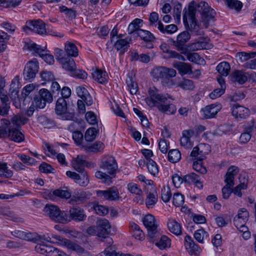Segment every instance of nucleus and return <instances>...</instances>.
Listing matches in <instances>:
<instances>
[{
    "mask_svg": "<svg viewBox=\"0 0 256 256\" xmlns=\"http://www.w3.org/2000/svg\"><path fill=\"white\" fill-rule=\"evenodd\" d=\"M56 60L66 70H72L75 68V62L72 58L78 56V50L76 45L67 41L64 44V52L60 48L55 50Z\"/></svg>",
    "mask_w": 256,
    "mask_h": 256,
    "instance_id": "obj_1",
    "label": "nucleus"
},
{
    "mask_svg": "<svg viewBox=\"0 0 256 256\" xmlns=\"http://www.w3.org/2000/svg\"><path fill=\"white\" fill-rule=\"evenodd\" d=\"M149 96L145 98L146 104L150 107H156L158 110L164 113L170 114L176 112V108L170 103L168 98L164 95L160 94L158 90L154 87L150 88L148 91Z\"/></svg>",
    "mask_w": 256,
    "mask_h": 256,
    "instance_id": "obj_2",
    "label": "nucleus"
},
{
    "mask_svg": "<svg viewBox=\"0 0 256 256\" xmlns=\"http://www.w3.org/2000/svg\"><path fill=\"white\" fill-rule=\"evenodd\" d=\"M44 212L46 216L56 222L65 224L68 222V216L66 212L60 210V208L55 205L46 204Z\"/></svg>",
    "mask_w": 256,
    "mask_h": 256,
    "instance_id": "obj_3",
    "label": "nucleus"
},
{
    "mask_svg": "<svg viewBox=\"0 0 256 256\" xmlns=\"http://www.w3.org/2000/svg\"><path fill=\"white\" fill-rule=\"evenodd\" d=\"M197 10L201 15V22L205 28H208L209 26V22L212 20L216 14L214 10L212 9L208 3L205 2H199L197 8Z\"/></svg>",
    "mask_w": 256,
    "mask_h": 256,
    "instance_id": "obj_4",
    "label": "nucleus"
},
{
    "mask_svg": "<svg viewBox=\"0 0 256 256\" xmlns=\"http://www.w3.org/2000/svg\"><path fill=\"white\" fill-rule=\"evenodd\" d=\"M144 226L147 229L148 236L152 242H154L160 236L158 230V225L156 223V220L152 214L146 215L142 220Z\"/></svg>",
    "mask_w": 256,
    "mask_h": 256,
    "instance_id": "obj_5",
    "label": "nucleus"
},
{
    "mask_svg": "<svg viewBox=\"0 0 256 256\" xmlns=\"http://www.w3.org/2000/svg\"><path fill=\"white\" fill-rule=\"evenodd\" d=\"M26 46L28 50L38 54L46 63L50 64L54 62L53 56L48 54L45 48H42L40 46L30 42L27 43Z\"/></svg>",
    "mask_w": 256,
    "mask_h": 256,
    "instance_id": "obj_6",
    "label": "nucleus"
},
{
    "mask_svg": "<svg viewBox=\"0 0 256 256\" xmlns=\"http://www.w3.org/2000/svg\"><path fill=\"white\" fill-rule=\"evenodd\" d=\"M22 30L26 32H27V30L32 31L40 35H44L46 32L45 23L41 20L26 21Z\"/></svg>",
    "mask_w": 256,
    "mask_h": 256,
    "instance_id": "obj_7",
    "label": "nucleus"
},
{
    "mask_svg": "<svg viewBox=\"0 0 256 256\" xmlns=\"http://www.w3.org/2000/svg\"><path fill=\"white\" fill-rule=\"evenodd\" d=\"M38 62L36 60L28 62L26 65L23 74L26 80L32 81L38 71Z\"/></svg>",
    "mask_w": 256,
    "mask_h": 256,
    "instance_id": "obj_8",
    "label": "nucleus"
},
{
    "mask_svg": "<svg viewBox=\"0 0 256 256\" xmlns=\"http://www.w3.org/2000/svg\"><path fill=\"white\" fill-rule=\"evenodd\" d=\"M249 212L244 208L238 210V214L234 218V224L238 229L244 228L246 230V224L248 220Z\"/></svg>",
    "mask_w": 256,
    "mask_h": 256,
    "instance_id": "obj_9",
    "label": "nucleus"
},
{
    "mask_svg": "<svg viewBox=\"0 0 256 256\" xmlns=\"http://www.w3.org/2000/svg\"><path fill=\"white\" fill-rule=\"evenodd\" d=\"M100 167L110 175L115 174L118 170L116 162L112 156H108L103 160Z\"/></svg>",
    "mask_w": 256,
    "mask_h": 256,
    "instance_id": "obj_10",
    "label": "nucleus"
},
{
    "mask_svg": "<svg viewBox=\"0 0 256 256\" xmlns=\"http://www.w3.org/2000/svg\"><path fill=\"white\" fill-rule=\"evenodd\" d=\"M96 194L97 196L105 200H115L119 198V193L116 187L110 188L105 190H96Z\"/></svg>",
    "mask_w": 256,
    "mask_h": 256,
    "instance_id": "obj_11",
    "label": "nucleus"
},
{
    "mask_svg": "<svg viewBox=\"0 0 256 256\" xmlns=\"http://www.w3.org/2000/svg\"><path fill=\"white\" fill-rule=\"evenodd\" d=\"M190 38V34L188 30L184 31L177 36L176 42H174L178 46L181 54L186 53L188 46L186 43L189 41Z\"/></svg>",
    "mask_w": 256,
    "mask_h": 256,
    "instance_id": "obj_12",
    "label": "nucleus"
},
{
    "mask_svg": "<svg viewBox=\"0 0 256 256\" xmlns=\"http://www.w3.org/2000/svg\"><path fill=\"white\" fill-rule=\"evenodd\" d=\"M153 74L156 78L169 79L175 76L176 72L174 68L162 66L154 69Z\"/></svg>",
    "mask_w": 256,
    "mask_h": 256,
    "instance_id": "obj_13",
    "label": "nucleus"
},
{
    "mask_svg": "<svg viewBox=\"0 0 256 256\" xmlns=\"http://www.w3.org/2000/svg\"><path fill=\"white\" fill-rule=\"evenodd\" d=\"M153 74L156 78L169 79L175 76L176 72L174 68L162 66L154 69Z\"/></svg>",
    "mask_w": 256,
    "mask_h": 256,
    "instance_id": "obj_14",
    "label": "nucleus"
},
{
    "mask_svg": "<svg viewBox=\"0 0 256 256\" xmlns=\"http://www.w3.org/2000/svg\"><path fill=\"white\" fill-rule=\"evenodd\" d=\"M96 227L99 237H105L110 232L111 226L109 222L106 219L100 220L96 222Z\"/></svg>",
    "mask_w": 256,
    "mask_h": 256,
    "instance_id": "obj_15",
    "label": "nucleus"
},
{
    "mask_svg": "<svg viewBox=\"0 0 256 256\" xmlns=\"http://www.w3.org/2000/svg\"><path fill=\"white\" fill-rule=\"evenodd\" d=\"M0 99L2 104L0 106V115L2 116H6L8 114L10 109L8 98L6 92L4 89L0 90Z\"/></svg>",
    "mask_w": 256,
    "mask_h": 256,
    "instance_id": "obj_16",
    "label": "nucleus"
},
{
    "mask_svg": "<svg viewBox=\"0 0 256 256\" xmlns=\"http://www.w3.org/2000/svg\"><path fill=\"white\" fill-rule=\"evenodd\" d=\"M86 156L84 155H78L73 160L72 165L73 168L79 172H84V167H90V164L86 160Z\"/></svg>",
    "mask_w": 256,
    "mask_h": 256,
    "instance_id": "obj_17",
    "label": "nucleus"
},
{
    "mask_svg": "<svg viewBox=\"0 0 256 256\" xmlns=\"http://www.w3.org/2000/svg\"><path fill=\"white\" fill-rule=\"evenodd\" d=\"M232 116L238 120L245 119L250 114L249 110L243 106L235 104L232 108Z\"/></svg>",
    "mask_w": 256,
    "mask_h": 256,
    "instance_id": "obj_18",
    "label": "nucleus"
},
{
    "mask_svg": "<svg viewBox=\"0 0 256 256\" xmlns=\"http://www.w3.org/2000/svg\"><path fill=\"white\" fill-rule=\"evenodd\" d=\"M220 108L221 106L220 104H212L202 109L201 112L204 118L206 119L211 118L214 117L220 111Z\"/></svg>",
    "mask_w": 256,
    "mask_h": 256,
    "instance_id": "obj_19",
    "label": "nucleus"
},
{
    "mask_svg": "<svg viewBox=\"0 0 256 256\" xmlns=\"http://www.w3.org/2000/svg\"><path fill=\"white\" fill-rule=\"evenodd\" d=\"M6 137L10 140L18 143L24 140V134L16 128H10Z\"/></svg>",
    "mask_w": 256,
    "mask_h": 256,
    "instance_id": "obj_20",
    "label": "nucleus"
},
{
    "mask_svg": "<svg viewBox=\"0 0 256 256\" xmlns=\"http://www.w3.org/2000/svg\"><path fill=\"white\" fill-rule=\"evenodd\" d=\"M69 212L70 217L75 222L84 221L86 218L84 210L80 207H74L70 208Z\"/></svg>",
    "mask_w": 256,
    "mask_h": 256,
    "instance_id": "obj_21",
    "label": "nucleus"
},
{
    "mask_svg": "<svg viewBox=\"0 0 256 256\" xmlns=\"http://www.w3.org/2000/svg\"><path fill=\"white\" fill-rule=\"evenodd\" d=\"M184 245L188 253L191 255H197L198 252V246L194 242L192 238L190 236H186L184 238Z\"/></svg>",
    "mask_w": 256,
    "mask_h": 256,
    "instance_id": "obj_22",
    "label": "nucleus"
},
{
    "mask_svg": "<svg viewBox=\"0 0 256 256\" xmlns=\"http://www.w3.org/2000/svg\"><path fill=\"white\" fill-rule=\"evenodd\" d=\"M184 182L188 184H195L200 189H202L203 188V185L200 182V176L194 172H190L184 176Z\"/></svg>",
    "mask_w": 256,
    "mask_h": 256,
    "instance_id": "obj_23",
    "label": "nucleus"
},
{
    "mask_svg": "<svg viewBox=\"0 0 256 256\" xmlns=\"http://www.w3.org/2000/svg\"><path fill=\"white\" fill-rule=\"evenodd\" d=\"M131 40V38L128 37L124 39L120 38L114 44V48L120 52V54L122 55L125 52L127 51L128 48L130 46L129 44Z\"/></svg>",
    "mask_w": 256,
    "mask_h": 256,
    "instance_id": "obj_24",
    "label": "nucleus"
},
{
    "mask_svg": "<svg viewBox=\"0 0 256 256\" xmlns=\"http://www.w3.org/2000/svg\"><path fill=\"white\" fill-rule=\"evenodd\" d=\"M76 92L78 96L82 98L87 106H90L92 104V96L86 88L82 86H78Z\"/></svg>",
    "mask_w": 256,
    "mask_h": 256,
    "instance_id": "obj_25",
    "label": "nucleus"
},
{
    "mask_svg": "<svg viewBox=\"0 0 256 256\" xmlns=\"http://www.w3.org/2000/svg\"><path fill=\"white\" fill-rule=\"evenodd\" d=\"M194 134L192 130H184L182 132V136L180 140V143L182 146L186 148H190L192 146L190 141V138Z\"/></svg>",
    "mask_w": 256,
    "mask_h": 256,
    "instance_id": "obj_26",
    "label": "nucleus"
},
{
    "mask_svg": "<svg viewBox=\"0 0 256 256\" xmlns=\"http://www.w3.org/2000/svg\"><path fill=\"white\" fill-rule=\"evenodd\" d=\"M71 196V192L68 190L56 189L52 192H50L48 197L50 199H53L55 197H59L62 198L68 199Z\"/></svg>",
    "mask_w": 256,
    "mask_h": 256,
    "instance_id": "obj_27",
    "label": "nucleus"
},
{
    "mask_svg": "<svg viewBox=\"0 0 256 256\" xmlns=\"http://www.w3.org/2000/svg\"><path fill=\"white\" fill-rule=\"evenodd\" d=\"M247 80L248 77L246 73L242 70H236L231 75V80L234 82H237L240 84H243L247 81Z\"/></svg>",
    "mask_w": 256,
    "mask_h": 256,
    "instance_id": "obj_28",
    "label": "nucleus"
},
{
    "mask_svg": "<svg viewBox=\"0 0 256 256\" xmlns=\"http://www.w3.org/2000/svg\"><path fill=\"white\" fill-rule=\"evenodd\" d=\"M239 180L240 184L232 189V192L238 197H242V193L241 190L246 188L248 180L245 178L244 176L242 177L241 174L240 176Z\"/></svg>",
    "mask_w": 256,
    "mask_h": 256,
    "instance_id": "obj_29",
    "label": "nucleus"
},
{
    "mask_svg": "<svg viewBox=\"0 0 256 256\" xmlns=\"http://www.w3.org/2000/svg\"><path fill=\"white\" fill-rule=\"evenodd\" d=\"M238 166H232L228 168L225 175L224 182L234 183V176L239 172Z\"/></svg>",
    "mask_w": 256,
    "mask_h": 256,
    "instance_id": "obj_30",
    "label": "nucleus"
},
{
    "mask_svg": "<svg viewBox=\"0 0 256 256\" xmlns=\"http://www.w3.org/2000/svg\"><path fill=\"white\" fill-rule=\"evenodd\" d=\"M158 28L162 34H170L176 32L178 30V26L176 24H172L164 26L160 21L158 22Z\"/></svg>",
    "mask_w": 256,
    "mask_h": 256,
    "instance_id": "obj_31",
    "label": "nucleus"
},
{
    "mask_svg": "<svg viewBox=\"0 0 256 256\" xmlns=\"http://www.w3.org/2000/svg\"><path fill=\"white\" fill-rule=\"evenodd\" d=\"M68 108V104L66 100L64 98H60L58 99L55 108V112L56 114H62L66 112Z\"/></svg>",
    "mask_w": 256,
    "mask_h": 256,
    "instance_id": "obj_32",
    "label": "nucleus"
},
{
    "mask_svg": "<svg viewBox=\"0 0 256 256\" xmlns=\"http://www.w3.org/2000/svg\"><path fill=\"white\" fill-rule=\"evenodd\" d=\"M28 119L22 114H17L11 118V123L17 128L27 123Z\"/></svg>",
    "mask_w": 256,
    "mask_h": 256,
    "instance_id": "obj_33",
    "label": "nucleus"
},
{
    "mask_svg": "<svg viewBox=\"0 0 256 256\" xmlns=\"http://www.w3.org/2000/svg\"><path fill=\"white\" fill-rule=\"evenodd\" d=\"M190 22V25L188 24V30L191 32L192 35L202 36L204 34V31L201 30L200 26L198 24L196 20H192V22ZM186 24H188V23Z\"/></svg>",
    "mask_w": 256,
    "mask_h": 256,
    "instance_id": "obj_34",
    "label": "nucleus"
},
{
    "mask_svg": "<svg viewBox=\"0 0 256 256\" xmlns=\"http://www.w3.org/2000/svg\"><path fill=\"white\" fill-rule=\"evenodd\" d=\"M168 227L169 230L176 236H179L182 234L181 226L174 220H168Z\"/></svg>",
    "mask_w": 256,
    "mask_h": 256,
    "instance_id": "obj_35",
    "label": "nucleus"
},
{
    "mask_svg": "<svg viewBox=\"0 0 256 256\" xmlns=\"http://www.w3.org/2000/svg\"><path fill=\"white\" fill-rule=\"evenodd\" d=\"M93 78L100 84L107 82V74L105 71L97 69L92 73Z\"/></svg>",
    "mask_w": 256,
    "mask_h": 256,
    "instance_id": "obj_36",
    "label": "nucleus"
},
{
    "mask_svg": "<svg viewBox=\"0 0 256 256\" xmlns=\"http://www.w3.org/2000/svg\"><path fill=\"white\" fill-rule=\"evenodd\" d=\"M204 158L205 156H198L197 160L194 162L192 164V168L194 170L203 174L207 172L206 168L202 166V160Z\"/></svg>",
    "mask_w": 256,
    "mask_h": 256,
    "instance_id": "obj_37",
    "label": "nucleus"
},
{
    "mask_svg": "<svg viewBox=\"0 0 256 256\" xmlns=\"http://www.w3.org/2000/svg\"><path fill=\"white\" fill-rule=\"evenodd\" d=\"M196 9L194 6H189L188 10L184 11L183 20L184 24L188 23L187 19L188 18L190 22L192 20H196L195 18Z\"/></svg>",
    "mask_w": 256,
    "mask_h": 256,
    "instance_id": "obj_38",
    "label": "nucleus"
},
{
    "mask_svg": "<svg viewBox=\"0 0 256 256\" xmlns=\"http://www.w3.org/2000/svg\"><path fill=\"white\" fill-rule=\"evenodd\" d=\"M52 236L58 241V243L60 245L66 247L68 250H71L74 242L62 238L60 236L52 234Z\"/></svg>",
    "mask_w": 256,
    "mask_h": 256,
    "instance_id": "obj_39",
    "label": "nucleus"
},
{
    "mask_svg": "<svg viewBox=\"0 0 256 256\" xmlns=\"http://www.w3.org/2000/svg\"><path fill=\"white\" fill-rule=\"evenodd\" d=\"M160 237V236L157 238V239L154 242L156 241V245L161 250L169 248L170 246V240L168 236H162L158 240Z\"/></svg>",
    "mask_w": 256,
    "mask_h": 256,
    "instance_id": "obj_40",
    "label": "nucleus"
},
{
    "mask_svg": "<svg viewBox=\"0 0 256 256\" xmlns=\"http://www.w3.org/2000/svg\"><path fill=\"white\" fill-rule=\"evenodd\" d=\"M230 67L228 62H222L220 63L216 66V70L222 76H227L230 71Z\"/></svg>",
    "mask_w": 256,
    "mask_h": 256,
    "instance_id": "obj_41",
    "label": "nucleus"
},
{
    "mask_svg": "<svg viewBox=\"0 0 256 256\" xmlns=\"http://www.w3.org/2000/svg\"><path fill=\"white\" fill-rule=\"evenodd\" d=\"M253 129V126H249L244 128V132L241 134L240 137V140L241 143H247L250 139L252 135L251 132Z\"/></svg>",
    "mask_w": 256,
    "mask_h": 256,
    "instance_id": "obj_42",
    "label": "nucleus"
},
{
    "mask_svg": "<svg viewBox=\"0 0 256 256\" xmlns=\"http://www.w3.org/2000/svg\"><path fill=\"white\" fill-rule=\"evenodd\" d=\"M175 68L182 74H190L192 72V66L190 64L180 62L175 66Z\"/></svg>",
    "mask_w": 256,
    "mask_h": 256,
    "instance_id": "obj_43",
    "label": "nucleus"
},
{
    "mask_svg": "<svg viewBox=\"0 0 256 256\" xmlns=\"http://www.w3.org/2000/svg\"><path fill=\"white\" fill-rule=\"evenodd\" d=\"M137 34L142 40L146 42H152L155 39L154 35L148 30H144L142 29L138 30Z\"/></svg>",
    "mask_w": 256,
    "mask_h": 256,
    "instance_id": "obj_44",
    "label": "nucleus"
},
{
    "mask_svg": "<svg viewBox=\"0 0 256 256\" xmlns=\"http://www.w3.org/2000/svg\"><path fill=\"white\" fill-rule=\"evenodd\" d=\"M208 236V232L203 228L198 230L194 233V238L197 242L201 244L204 242V240L206 239Z\"/></svg>",
    "mask_w": 256,
    "mask_h": 256,
    "instance_id": "obj_45",
    "label": "nucleus"
},
{
    "mask_svg": "<svg viewBox=\"0 0 256 256\" xmlns=\"http://www.w3.org/2000/svg\"><path fill=\"white\" fill-rule=\"evenodd\" d=\"M13 176V172L8 168L6 164L0 162V176L9 178Z\"/></svg>",
    "mask_w": 256,
    "mask_h": 256,
    "instance_id": "obj_46",
    "label": "nucleus"
},
{
    "mask_svg": "<svg viewBox=\"0 0 256 256\" xmlns=\"http://www.w3.org/2000/svg\"><path fill=\"white\" fill-rule=\"evenodd\" d=\"M181 158V154L178 150H172L168 154V160L172 163H176Z\"/></svg>",
    "mask_w": 256,
    "mask_h": 256,
    "instance_id": "obj_47",
    "label": "nucleus"
},
{
    "mask_svg": "<svg viewBox=\"0 0 256 256\" xmlns=\"http://www.w3.org/2000/svg\"><path fill=\"white\" fill-rule=\"evenodd\" d=\"M178 86L184 90H192L194 88L193 81L188 79H184L178 82Z\"/></svg>",
    "mask_w": 256,
    "mask_h": 256,
    "instance_id": "obj_48",
    "label": "nucleus"
},
{
    "mask_svg": "<svg viewBox=\"0 0 256 256\" xmlns=\"http://www.w3.org/2000/svg\"><path fill=\"white\" fill-rule=\"evenodd\" d=\"M38 96L44 100L46 102L50 103L53 100L54 96L46 89L42 88L40 90Z\"/></svg>",
    "mask_w": 256,
    "mask_h": 256,
    "instance_id": "obj_49",
    "label": "nucleus"
},
{
    "mask_svg": "<svg viewBox=\"0 0 256 256\" xmlns=\"http://www.w3.org/2000/svg\"><path fill=\"white\" fill-rule=\"evenodd\" d=\"M38 120L40 124L45 128H50L56 126V122L54 120L44 116H40L38 118Z\"/></svg>",
    "mask_w": 256,
    "mask_h": 256,
    "instance_id": "obj_50",
    "label": "nucleus"
},
{
    "mask_svg": "<svg viewBox=\"0 0 256 256\" xmlns=\"http://www.w3.org/2000/svg\"><path fill=\"white\" fill-rule=\"evenodd\" d=\"M226 2L228 8L240 12L242 7V3L238 0H226Z\"/></svg>",
    "mask_w": 256,
    "mask_h": 256,
    "instance_id": "obj_51",
    "label": "nucleus"
},
{
    "mask_svg": "<svg viewBox=\"0 0 256 256\" xmlns=\"http://www.w3.org/2000/svg\"><path fill=\"white\" fill-rule=\"evenodd\" d=\"M226 184L222 188V198L224 199H228L232 192V187L234 183L225 182Z\"/></svg>",
    "mask_w": 256,
    "mask_h": 256,
    "instance_id": "obj_52",
    "label": "nucleus"
},
{
    "mask_svg": "<svg viewBox=\"0 0 256 256\" xmlns=\"http://www.w3.org/2000/svg\"><path fill=\"white\" fill-rule=\"evenodd\" d=\"M142 20L139 18L134 20L128 26V31L129 34H132L135 31L138 32V30H140V24L142 22Z\"/></svg>",
    "mask_w": 256,
    "mask_h": 256,
    "instance_id": "obj_53",
    "label": "nucleus"
},
{
    "mask_svg": "<svg viewBox=\"0 0 256 256\" xmlns=\"http://www.w3.org/2000/svg\"><path fill=\"white\" fill-rule=\"evenodd\" d=\"M97 133L98 131L96 128H88L84 135L86 140L90 142L93 141L96 138Z\"/></svg>",
    "mask_w": 256,
    "mask_h": 256,
    "instance_id": "obj_54",
    "label": "nucleus"
},
{
    "mask_svg": "<svg viewBox=\"0 0 256 256\" xmlns=\"http://www.w3.org/2000/svg\"><path fill=\"white\" fill-rule=\"evenodd\" d=\"M146 166L148 172L156 176L158 174V166L156 163L152 160H150L146 162Z\"/></svg>",
    "mask_w": 256,
    "mask_h": 256,
    "instance_id": "obj_55",
    "label": "nucleus"
},
{
    "mask_svg": "<svg viewBox=\"0 0 256 256\" xmlns=\"http://www.w3.org/2000/svg\"><path fill=\"white\" fill-rule=\"evenodd\" d=\"M60 12L64 13L66 17L71 19L75 18L76 12L72 9L68 8L66 6H62L60 7Z\"/></svg>",
    "mask_w": 256,
    "mask_h": 256,
    "instance_id": "obj_56",
    "label": "nucleus"
},
{
    "mask_svg": "<svg viewBox=\"0 0 256 256\" xmlns=\"http://www.w3.org/2000/svg\"><path fill=\"white\" fill-rule=\"evenodd\" d=\"M79 178L77 179L76 183L82 186H86L89 183V178L87 173L85 172H80Z\"/></svg>",
    "mask_w": 256,
    "mask_h": 256,
    "instance_id": "obj_57",
    "label": "nucleus"
},
{
    "mask_svg": "<svg viewBox=\"0 0 256 256\" xmlns=\"http://www.w3.org/2000/svg\"><path fill=\"white\" fill-rule=\"evenodd\" d=\"M158 200L156 195L153 192H150L148 195L146 200V204L148 208H152L156 204Z\"/></svg>",
    "mask_w": 256,
    "mask_h": 256,
    "instance_id": "obj_58",
    "label": "nucleus"
},
{
    "mask_svg": "<svg viewBox=\"0 0 256 256\" xmlns=\"http://www.w3.org/2000/svg\"><path fill=\"white\" fill-rule=\"evenodd\" d=\"M102 145L100 142H96L91 145H84L82 146L86 152H96L99 150Z\"/></svg>",
    "mask_w": 256,
    "mask_h": 256,
    "instance_id": "obj_59",
    "label": "nucleus"
},
{
    "mask_svg": "<svg viewBox=\"0 0 256 256\" xmlns=\"http://www.w3.org/2000/svg\"><path fill=\"white\" fill-rule=\"evenodd\" d=\"M184 202V196L180 193H175L174 194L172 202L176 207H180L183 204Z\"/></svg>",
    "mask_w": 256,
    "mask_h": 256,
    "instance_id": "obj_60",
    "label": "nucleus"
},
{
    "mask_svg": "<svg viewBox=\"0 0 256 256\" xmlns=\"http://www.w3.org/2000/svg\"><path fill=\"white\" fill-rule=\"evenodd\" d=\"M127 188L128 190L133 194L140 195L142 192V190L138 185L134 182H130L128 184Z\"/></svg>",
    "mask_w": 256,
    "mask_h": 256,
    "instance_id": "obj_61",
    "label": "nucleus"
},
{
    "mask_svg": "<svg viewBox=\"0 0 256 256\" xmlns=\"http://www.w3.org/2000/svg\"><path fill=\"white\" fill-rule=\"evenodd\" d=\"M96 178L102 180V182L109 184L112 182V178L106 174L105 172L97 171L95 174Z\"/></svg>",
    "mask_w": 256,
    "mask_h": 256,
    "instance_id": "obj_62",
    "label": "nucleus"
},
{
    "mask_svg": "<svg viewBox=\"0 0 256 256\" xmlns=\"http://www.w3.org/2000/svg\"><path fill=\"white\" fill-rule=\"evenodd\" d=\"M161 198L164 202H169L172 193L170 188H163L161 191Z\"/></svg>",
    "mask_w": 256,
    "mask_h": 256,
    "instance_id": "obj_63",
    "label": "nucleus"
},
{
    "mask_svg": "<svg viewBox=\"0 0 256 256\" xmlns=\"http://www.w3.org/2000/svg\"><path fill=\"white\" fill-rule=\"evenodd\" d=\"M32 103L36 108H44L46 105V102L38 95L34 96Z\"/></svg>",
    "mask_w": 256,
    "mask_h": 256,
    "instance_id": "obj_64",
    "label": "nucleus"
}]
</instances>
